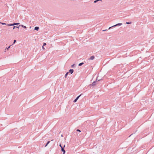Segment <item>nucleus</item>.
<instances>
[{"label": "nucleus", "mask_w": 154, "mask_h": 154, "mask_svg": "<svg viewBox=\"0 0 154 154\" xmlns=\"http://www.w3.org/2000/svg\"><path fill=\"white\" fill-rule=\"evenodd\" d=\"M103 149L102 146L100 145H97L95 149L96 152L100 153L101 152V150Z\"/></svg>", "instance_id": "nucleus-1"}, {"label": "nucleus", "mask_w": 154, "mask_h": 154, "mask_svg": "<svg viewBox=\"0 0 154 154\" xmlns=\"http://www.w3.org/2000/svg\"><path fill=\"white\" fill-rule=\"evenodd\" d=\"M59 146L60 147H61V151L63 152V154H65V150H64V148L65 147V145H64V146H63V147L61 144H60V145H59Z\"/></svg>", "instance_id": "nucleus-2"}, {"label": "nucleus", "mask_w": 154, "mask_h": 154, "mask_svg": "<svg viewBox=\"0 0 154 154\" xmlns=\"http://www.w3.org/2000/svg\"><path fill=\"white\" fill-rule=\"evenodd\" d=\"M19 24H20L19 23H14L13 24H7V25L8 26H14V25H18Z\"/></svg>", "instance_id": "nucleus-3"}, {"label": "nucleus", "mask_w": 154, "mask_h": 154, "mask_svg": "<svg viewBox=\"0 0 154 154\" xmlns=\"http://www.w3.org/2000/svg\"><path fill=\"white\" fill-rule=\"evenodd\" d=\"M122 23H119L117 24H116L115 25H113L112 26L109 27V29H110L112 27L116 26H121V25H122Z\"/></svg>", "instance_id": "nucleus-4"}, {"label": "nucleus", "mask_w": 154, "mask_h": 154, "mask_svg": "<svg viewBox=\"0 0 154 154\" xmlns=\"http://www.w3.org/2000/svg\"><path fill=\"white\" fill-rule=\"evenodd\" d=\"M74 70L73 69H70L69 70L68 73H70L71 74H72Z\"/></svg>", "instance_id": "nucleus-5"}, {"label": "nucleus", "mask_w": 154, "mask_h": 154, "mask_svg": "<svg viewBox=\"0 0 154 154\" xmlns=\"http://www.w3.org/2000/svg\"><path fill=\"white\" fill-rule=\"evenodd\" d=\"M94 58V56L93 55L91 56L88 60H93Z\"/></svg>", "instance_id": "nucleus-6"}, {"label": "nucleus", "mask_w": 154, "mask_h": 154, "mask_svg": "<svg viewBox=\"0 0 154 154\" xmlns=\"http://www.w3.org/2000/svg\"><path fill=\"white\" fill-rule=\"evenodd\" d=\"M96 82H97V81H96L94 82L93 83H92L91 85H92V86L95 85L96 84Z\"/></svg>", "instance_id": "nucleus-7"}, {"label": "nucleus", "mask_w": 154, "mask_h": 154, "mask_svg": "<svg viewBox=\"0 0 154 154\" xmlns=\"http://www.w3.org/2000/svg\"><path fill=\"white\" fill-rule=\"evenodd\" d=\"M39 28L38 27H35V30H36L37 31H38V30Z\"/></svg>", "instance_id": "nucleus-8"}, {"label": "nucleus", "mask_w": 154, "mask_h": 154, "mask_svg": "<svg viewBox=\"0 0 154 154\" xmlns=\"http://www.w3.org/2000/svg\"><path fill=\"white\" fill-rule=\"evenodd\" d=\"M84 64L83 62H82L81 63H80L79 64V66H80Z\"/></svg>", "instance_id": "nucleus-9"}, {"label": "nucleus", "mask_w": 154, "mask_h": 154, "mask_svg": "<svg viewBox=\"0 0 154 154\" xmlns=\"http://www.w3.org/2000/svg\"><path fill=\"white\" fill-rule=\"evenodd\" d=\"M21 26H22V27L24 28H26V26H24L23 25H20Z\"/></svg>", "instance_id": "nucleus-10"}, {"label": "nucleus", "mask_w": 154, "mask_h": 154, "mask_svg": "<svg viewBox=\"0 0 154 154\" xmlns=\"http://www.w3.org/2000/svg\"><path fill=\"white\" fill-rule=\"evenodd\" d=\"M50 141H48V142L47 143H46V145H45V147L47 146L50 143Z\"/></svg>", "instance_id": "nucleus-11"}, {"label": "nucleus", "mask_w": 154, "mask_h": 154, "mask_svg": "<svg viewBox=\"0 0 154 154\" xmlns=\"http://www.w3.org/2000/svg\"><path fill=\"white\" fill-rule=\"evenodd\" d=\"M68 74V72H67L66 73V74L65 75V78H66V77L67 76V75Z\"/></svg>", "instance_id": "nucleus-12"}, {"label": "nucleus", "mask_w": 154, "mask_h": 154, "mask_svg": "<svg viewBox=\"0 0 154 154\" xmlns=\"http://www.w3.org/2000/svg\"><path fill=\"white\" fill-rule=\"evenodd\" d=\"M81 95H79V96H78L76 98V99H77V100H78V99L79 98V97H80Z\"/></svg>", "instance_id": "nucleus-13"}, {"label": "nucleus", "mask_w": 154, "mask_h": 154, "mask_svg": "<svg viewBox=\"0 0 154 154\" xmlns=\"http://www.w3.org/2000/svg\"><path fill=\"white\" fill-rule=\"evenodd\" d=\"M131 22H126V23L127 24H131Z\"/></svg>", "instance_id": "nucleus-14"}, {"label": "nucleus", "mask_w": 154, "mask_h": 154, "mask_svg": "<svg viewBox=\"0 0 154 154\" xmlns=\"http://www.w3.org/2000/svg\"><path fill=\"white\" fill-rule=\"evenodd\" d=\"M0 23L2 24V25H6V24L5 23L0 22Z\"/></svg>", "instance_id": "nucleus-15"}, {"label": "nucleus", "mask_w": 154, "mask_h": 154, "mask_svg": "<svg viewBox=\"0 0 154 154\" xmlns=\"http://www.w3.org/2000/svg\"><path fill=\"white\" fill-rule=\"evenodd\" d=\"M77 100H77V99L76 98V99H75L74 100V101H73V102H76V101H77Z\"/></svg>", "instance_id": "nucleus-16"}, {"label": "nucleus", "mask_w": 154, "mask_h": 154, "mask_svg": "<svg viewBox=\"0 0 154 154\" xmlns=\"http://www.w3.org/2000/svg\"><path fill=\"white\" fill-rule=\"evenodd\" d=\"M101 79H98V77H97V79H96V81L97 80H98V81H100V80Z\"/></svg>", "instance_id": "nucleus-17"}, {"label": "nucleus", "mask_w": 154, "mask_h": 154, "mask_svg": "<svg viewBox=\"0 0 154 154\" xmlns=\"http://www.w3.org/2000/svg\"><path fill=\"white\" fill-rule=\"evenodd\" d=\"M16 42V40H14V41L13 44H14Z\"/></svg>", "instance_id": "nucleus-18"}, {"label": "nucleus", "mask_w": 154, "mask_h": 154, "mask_svg": "<svg viewBox=\"0 0 154 154\" xmlns=\"http://www.w3.org/2000/svg\"><path fill=\"white\" fill-rule=\"evenodd\" d=\"M76 131H79V132H81V131H80V130H79V129H77V130H76Z\"/></svg>", "instance_id": "nucleus-19"}, {"label": "nucleus", "mask_w": 154, "mask_h": 154, "mask_svg": "<svg viewBox=\"0 0 154 154\" xmlns=\"http://www.w3.org/2000/svg\"><path fill=\"white\" fill-rule=\"evenodd\" d=\"M20 26H21L20 25H19V26H16V28H19V27H20Z\"/></svg>", "instance_id": "nucleus-20"}, {"label": "nucleus", "mask_w": 154, "mask_h": 154, "mask_svg": "<svg viewBox=\"0 0 154 154\" xmlns=\"http://www.w3.org/2000/svg\"><path fill=\"white\" fill-rule=\"evenodd\" d=\"M46 43H44V44H43V46H44L46 45Z\"/></svg>", "instance_id": "nucleus-21"}, {"label": "nucleus", "mask_w": 154, "mask_h": 154, "mask_svg": "<svg viewBox=\"0 0 154 154\" xmlns=\"http://www.w3.org/2000/svg\"><path fill=\"white\" fill-rule=\"evenodd\" d=\"M11 46V45L8 48H6V49H7V50H8V49Z\"/></svg>", "instance_id": "nucleus-22"}, {"label": "nucleus", "mask_w": 154, "mask_h": 154, "mask_svg": "<svg viewBox=\"0 0 154 154\" xmlns=\"http://www.w3.org/2000/svg\"><path fill=\"white\" fill-rule=\"evenodd\" d=\"M75 66V64H73L71 66V67L72 68L74 67V66Z\"/></svg>", "instance_id": "nucleus-23"}, {"label": "nucleus", "mask_w": 154, "mask_h": 154, "mask_svg": "<svg viewBox=\"0 0 154 154\" xmlns=\"http://www.w3.org/2000/svg\"><path fill=\"white\" fill-rule=\"evenodd\" d=\"M98 1H97V0H95L94 1V2L95 3H96Z\"/></svg>", "instance_id": "nucleus-24"}, {"label": "nucleus", "mask_w": 154, "mask_h": 154, "mask_svg": "<svg viewBox=\"0 0 154 154\" xmlns=\"http://www.w3.org/2000/svg\"><path fill=\"white\" fill-rule=\"evenodd\" d=\"M16 26H14L13 27V29H14V28H16Z\"/></svg>", "instance_id": "nucleus-25"}, {"label": "nucleus", "mask_w": 154, "mask_h": 154, "mask_svg": "<svg viewBox=\"0 0 154 154\" xmlns=\"http://www.w3.org/2000/svg\"><path fill=\"white\" fill-rule=\"evenodd\" d=\"M42 48L43 49H45V48H44V46H42Z\"/></svg>", "instance_id": "nucleus-26"}, {"label": "nucleus", "mask_w": 154, "mask_h": 154, "mask_svg": "<svg viewBox=\"0 0 154 154\" xmlns=\"http://www.w3.org/2000/svg\"><path fill=\"white\" fill-rule=\"evenodd\" d=\"M102 0H97V1H101Z\"/></svg>", "instance_id": "nucleus-27"}, {"label": "nucleus", "mask_w": 154, "mask_h": 154, "mask_svg": "<svg viewBox=\"0 0 154 154\" xmlns=\"http://www.w3.org/2000/svg\"><path fill=\"white\" fill-rule=\"evenodd\" d=\"M106 30H103V31H106Z\"/></svg>", "instance_id": "nucleus-28"}, {"label": "nucleus", "mask_w": 154, "mask_h": 154, "mask_svg": "<svg viewBox=\"0 0 154 154\" xmlns=\"http://www.w3.org/2000/svg\"><path fill=\"white\" fill-rule=\"evenodd\" d=\"M61 136H62V137H63V135H61Z\"/></svg>", "instance_id": "nucleus-29"}]
</instances>
